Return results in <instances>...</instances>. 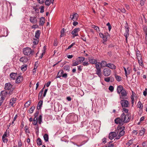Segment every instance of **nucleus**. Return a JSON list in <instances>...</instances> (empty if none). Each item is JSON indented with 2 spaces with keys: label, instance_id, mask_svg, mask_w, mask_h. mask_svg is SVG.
<instances>
[{
  "label": "nucleus",
  "instance_id": "obj_33",
  "mask_svg": "<svg viewBox=\"0 0 147 147\" xmlns=\"http://www.w3.org/2000/svg\"><path fill=\"white\" fill-rule=\"evenodd\" d=\"M43 137L45 140L46 142H47L48 141L49 136L48 134H45L43 136Z\"/></svg>",
  "mask_w": 147,
  "mask_h": 147
},
{
  "label": "nucleus",
  "instance_id": "obj_15",
  "mask_svg": "<svg viewBox=\"0 0 147 147\" xmlns=\"http://www.w3.org/2000/svg\"><path fill=\"white\" fill-rule=\"evenodd\" d=\"M88 60L90 63L92 64H95L96 63V60L94 59V58L92 57H90L88 58Z\"/></svg>",
  "mask_w": 147,
  "mask_h": 147
},
{
  "label": "nucleus",
  "instance_id": "obj_53",
  "mask_svg": "<svg viewBox=\"0 0 147 147\" xmlns=\"http://www.w3.org/2000/svg\"><path fill=\"white\" fill-rule=\"evenodd\" d=\"M106 25L107 26H108V29L109 31H110L111 29V26L109 22H108L107 24Z\"/></svg>",
  "mask_w": 147,
  "mask_h": 147
},
{
  "label": "nucleus",
  "instance_id": "obj_17",
  "mask_svg": "<svg viewBox=\"0 0 147 147\" xmlns=\"http://www.w3.org/2000/svg\"><path fill=\"white\" fill-rule=\"evenodd\" d=\"M23 80V79L22 77L19 76L17 78L15 82L17 84L19 83L22 81Z\"/></svg>",
  "mask_w": 147,
  "mask_h": 147
},
{
  "label": "nucleus",
  "instance_id": "obj_54",
  "mask_svg": "<svg viewBox=\"0 0 147 147\" xmlns=\"http://www.w3.org/2000/svg\"><path fill=\"white\" fill-rule=\"evenodd\" d=\"M146 0H141L140 4L141 6H143Z\"/></svg>",
  "mask_w": 147,
  "mask_h": 147
},
{
  "label": "nucleus",
  "instance_id": "obj_36",
  "mask_svg": "<svg viewBox=\"0 0 147 147\" xmlns=\"http://www.w3.org/2000/svg\"><path fill=\"white\" fill-rule=\"evenodd\" d=\"M27 65H24L22 66L21 69L22 71H25L26 70Z\"/></svg>",
  "mask_w": 147,
  "mask_h": 147
},
{
  "label": "nucleus",
  "instance_id": "obj_5",
  "mask_svg": "<svg viewBox=\"0 0 147 147\" xmlns=\"http://www.w3.org/2000/svg\"><path fill=\"white\" fill-rule=\"evenodd\" d=\"M23 54L26 55H32L34 53V51L29 47H26L23 50Z\"/></svg>",
  "mask_w": 147,
  "mask_h": 147
},
{
  "label": "nucleus",
  "instance_id": "obj_45",
  "mask_svg": "<svg viewBox=\"0 0 147 147\" xmlns=\"http://www.w3.org/2000/svg\"><path fill=\"white\" fill-rule=\"evenodd\" d=\"M61 35L60 36L62 37L64 35V29L63 28L61 29Z\"/></svg>",
  "mask_w": 147,
  "mask_h": 147
},
{
  "label": "nucleus",
  "instance_id": "obj_55",
  "mask_svg": "<svg viewBox=\"0 0 147 147\" xmlns=\"http://www.w3.org/2000/svg\"><path fill=\"white\" fill-rule=\"evenodd\" d=\"M143 29L145 34H147V27L146 26L144 27Z\"/></svg>",
  "mask_w": 147,
  "mask_h": 147
},
{
  "label": "nucleus",
  "instance_id": "obj_10",
  "mask_svg": "<svg viewBox=\"0 0 147 147\" xmlns=\"http://www.w3.org/2000/svg\"><path fill=\"white\" fill-rule=\"evenodd\" d=\"M111 70L108 68H106L103 70V74L105 76H109L111 74Z\"/></svg>",
  "mask_w": 147,
  "mask_h": 147
},
{
  "label": "nucleus",
  "instance_id": "obj_8",
  "mask_svg": "<svg viewBox=\"0 0 147 147\" xmlns=\"http://www.w3.org/2000/svg\"><path fill=\"white\" fill-rule=\"evenodd\" d=\"M102 38L103 40L102 42L103 44L104 45H107V38L109 36V34L108 32H106L104 34H103L102 33Z\"/></svg>",
  "mask_w": 147,
  "mask_h": 147
},
{
  "label": "nucleus",
  "instance_id": "obj_35",
  "mask_svg": "<svg viewBox=\"0 0 147 147\" xmlns=\"http://www.w3.org/2000/svg\"><path fill=\"white\" fill-rule=\"evenodd\" d=\"M108 65L107 63V62L105 61H102V66L103 67H107L108 66Z\"/></svg>",
  "mask_w": 147,
  "mask_h": 147
},
{
  "label": "nucleus",
  "instance_id": "obj_22",
  "mask_svg": "<svg viewBox=\"0 0 147 147\" xmlns=\"http://www.w3.org/2000/svg\"><path fill=\"white\" fill-rule=\"evenodd\" d=\"M27 58L25 57H22L20 59V61L23 63H26L27 61Z\"/></svg>",
  "mask_w": 147,
  "mask_h": 147
},
{
  "label": "nucleus",
  "instance_id": "obj_44",
  "mask_svg": "<svg viewBox=\"0 0 147 147\" xmlns=\"http://www.w3.org/2000/svg\"><path fill=\"white\" fill-rule=\"evenodd\" d=\"M131 101L132 104V107H133L134 105V99L133 95H131Z\"/></svg>",
  "mask_w": 147,
  "mask_h": 147
},
{
  "label": "nucleus",
  "instance_id": "obj_16",
  "mask_svg": "<svg viewBox=\"0 0 147 147\" xmlns=\"http://www.w3.org/2000/svg\"><path fill=\"white\" fill-rule=\"evenodd\" d=\"M7 134L5 132L2 136V140L4 143H7L8 141V140L7 138Z\"/></svg>",
  "mask_w": 147,
  "mask_h": 147
},
{
  "label": "nucleus",
  "instance_id": "obj_42",
  "mask_svg": "<svg viewBox=\"0 0 147 147\" xmlns=\"http://www.w3.org/2000/svg\"><path fill=\"white\" fill-rule=\"evenodd\" d=\"M37 118H34L33 120V124L34 125H36L37 122Z\"/></svg>",
  "mask_w": 147,
  "mask_h": 147
},
{
  "label": "nucleus",
  "instance_id": "obj_28",
  "mask_svg": "<svg viewBox=\"0 0 147 147\" xmlns=\"http://www.w3.org/2000/svg\"><path fill=\"white\" fill-rule=\"evenodd\" d=\"M129 28L125 29V32L124 34V36L126 38V40H127V36L129 35Z\"/></svg>",
  "mask_w": 147,
  "mask_h": 147
},
{
  "label": "nucleus",
  "instance_id": "obj_7",
  "mask_svg": "<svg viewBox=\"0 0 147 147\" xmlns=\"http://www.w3.org/2000/svg\"><path fill=\"white\" fill-rule=\"evenodd\" d=\"M96 67L97 69V70L96 71V74L100 78L101 77V72L100 71L101 63L100 62H96Z\"/></svg>",
  "mask_w": 147,
  "mask_h": 147
},
{
  "label": "nucleus",
  "instance_id": "obj_23",
  "mask_svg": "<svg viewBox=\"0 0 147 147\" xmlns=\"http://www.w3.org/2000/svg\"><path fill=\"white\" fill-rule=\"evenodd\" d=\"M43 103V101L42 100H40L39 101L37 108L39 110L41 109V107L42 106Z\"/></svg>",
  "mask_w": 147,
  "mask_h": 147
},
{
  "label": "nucleus",
  "instance_id": "obj_3",
  "mask_svg": "<svg viewBox=\"0 0 147 147\" xmlns=\"http://www.w3.org/2000/svg\"><path fill=\"white\" fill-rule=\"evenodd\" d=\"M125 129V127L124 126H121L118 127L116 131L117 132V134L119 133L118 135L115 138L116 139H119L121 136H123L124 135L125 133V131L124 130Z\"/></svg>",
  "mask_w": 147,
  "mask_h": 147
},
{
  "label": "nucleus",
  "instance_id": "obj_4",
  "mask_svg": "<svg viewBox=\"0 0 147 147\" xmlns=\"http://www.w3.org/2000/svg\"><path fill=\"white\" fill-rule=\"evenodd\" d=\"M4 89L5 90H8L9 94H13L15 88L10 83H7L5 84Z\"/></svg>",
  "mask_w": 147,
  "mask_h": 147
},
{
  "label": "nucleus",
  "instance_id": "obj_37",
  "mask_svg": "<svg viewBox=\"0 0 147 147\" xmlns=\"http://www.w3.org/2000/svg\"><path fill=\"white\" fill-rule=\"evenodd\" d=\"M31 104L30 100H28L24 105V106L25 107H28Z\"/></svg>",
  "mask_w": 147,
  "mask_h": 147
},
{
  "label": "nucleus",
  "instance_id": "obj_34",
  "mask_svg": "<svg viewBox=\"0 0 147 147\" xmlns=\"http://www.w3.org/2000/svg\"><path fill=\"white\" fill-rule=\"evenodd\" d=\"M36 142L37 144L38 145L40 146L42 144L41 140L39 138L37 139Z\"/></svg>",
  "mask_w": 147,
  "mask_h": 147
},
{
  "label": "nucleus",
  "instance_id": "obj_25",
  "mask_svg": "<svg viewBox=\"0 0 147 147\" xmlns=\"http://www.w3.org/2000/svg\"><path fill=\"white\" fill-rule=\"evenodd\" d=\"M54 0H46L45 2V5L49 6L51 3H53Z\"/></svg>",
  "mask_w": 147,
  "mask_h": 147
},
{
  "label": "nucleus",
  "instance_id": "obj_30",
  "mask_svg": "<svg viewBox=\"0 0 147 147\" xmlns=\"http://www.w3.org/2000/svg\"><path fill=\"white\" fill-rule=\"evenodd\" d=\"M112 142H109L105 146V147H114V145L113 144H111Z\"/></svg>",
  "mask_w": 147,
  "mask_h": 147
},
{
  "label": "nucleus",
  "instance_id": "obj_40",
  "mask_svg": "<svg viewBox=\"0 0 147 147\" xmlns=\"http://www.w3.org/2000/svg\"><path fill=\"white\" fill-rule=\"evenodd\" d=\"M63 69L65 70L69 71L70 67L68 65H65L64 66Z\"/></svg>",
  "mask_w": 147,
  "mask_h": 147
},
{
  "label": "nucleus",
  "instance_id": "obj_51",
  "mask_svg": "<svg viewBox=\"0 0 147 147\" xmlns=\"http://www.w3.org/2000/svg\"><path fill=\"white\" fill-rule=\"evenodd\" d=\"M110 82H113L114 81V79L113 77L111 76L109 77Z\"/></svg>",
  "mask_w": 147,
  "mask_h": 147
},
{
  "label": "nucleus",
  "instance_id": "obj_64",
  "mask_svg": "<svg viewBox=\"0 0 147 147\" xmlns=\"http://www.w3.org/2000/svg\"><path fill=\"white\" fill-rule=\"evenodd\" d=\"M144 43L146 44H147V34H145L144 39Z\"/></svg>",
  "mask_w": 147,
  "mask_h": 147
},
{
  "label": "nucleus",
  "instance_id": "obj_43",
  "mask_svg": "<svg viewBox=\"0 0 147 147\" xmlns=\"http://www.w3.org/2000/svg\"><path fill=\"white\" fill-rule=\"evenodd\" d=\"M42 116L41 115H40L39 116L38 118V121L39 124H40L41 123L42 121Z\"/></svg>",
  "mask_w": 147,
  "mask_h": 147
},
{
  "label": "nucleus",
  "instance_id": "obj_46",
  "mask_svg": "<svg viewBox=\"0 0 147 147\" xmlns=\"http://www.w3.org/2000/svg\"><path fill=\"white\" fill-rule=\"evenodd\" d=\"M40 12L41 13H42L44 12V7L43 6H41L40 7Z\"/></svg>",
  "mask_w": 147,
  "mask_h": 147
},
{
  "label": "nucleus",
  "instance_id": "obj_19",
  "mask_svg": "<svg viewBox=\"0 0 147 147\" xmlns=\"http://www.w3.org/2000/svg\"><path fill=\"white\" fill-rule=\"evenodd\" d=\"M45 18L44 17H41L40 18V21L39 22V26H43L45 22Z\"/></svg>",
  "mask_w": 147,
  "mask_h": 147
},
{
  "label": "nucleus",
  "instance_id": "obj_29",
  "mask_svg": "<svg viewBox=\"0 0 147 147\" xmlns=\"http://www.w3.org/2000/svg\"><path fill=\"white\" fill-rule=\"evenodd\" d=\"M145 129L144 128H143L142 130L139 131V135L141 136H143L145 133Z\"/></svg>",
  "mask_w": 147,
  "mask_h": 147
},
{
  "label": "nucleus",
  "instance_id": "obj_63",
  "mask_svg": "<svg viewBox=\"0 0 147 147\" xmlns=\"http://www.w3.org/2000/svg\"><path fill=\"white\" fill-rule=\"evenodd\" d=\"M104 80L107 82H109L110 81L109 77L105 78H104Z\"/></svg>",
  "mask_w": 147,
  "mask_h": 147
},
{
  "label": "nucleus",
  "instance_id": "obj_9",
  "mask_svg": "<svg viewBox=\"0 0 147 147\" xmlns=\"http://www.w3.org/2000/svg\"><path fill=\"white\" fill-rule=\"evenodd\" d=\"M38 19L37 16L35 15L34 16H30V17L29 21L33 24H36L38 22Z\"/></svg>",
  "mask_w": 147,
  "mask_h": 147
},
{
  "label": "nucleus",
  "instance_id": "obj_20",
  "mask_svg": "<svg viewBox=\"0 0 147 147\" xmlns=\"http://www.w3.org/2000/svg\"><path fill=\"white\" fill-rule=\"evenodd\" d=\"M138 63L142 67L144 66V63H143L142 59V57L140 58H138Z\"/></svg>",
  "mask_w": 147,
  "mask_h": 147
},
{
  "label": "nucleus",
  "instance_id": "obj_60",
  "mask_svg": "<svg viewBox=\"0 0 147 147\" xmlns=\"http://www.w3.org/2000/svg\"><path fill=\"white\" fill-rule=\"evenodd\" d=\"M3 30H4L6 32L5 34V32L4 33H3V35L4 36H6L7 35V28H4L3 29Z\"/></svg>",
  "mask_w": 147,
  "mask_h": 147
},
{
  "label": "nucleus",
  "instance_id": "obj_38",
  "mask_svg": "<svg viewBox=\"0 0 147 147\" xmlns=\"http://www.w3.org/2000/svg\"><path fill=\"white\" fill-rule=\"evenodd\" d=\"M35 108V107L34 106H32V107L29 110V113H32L33 112Z\"/></svg>",
  "mask_w": 147,
  "mask_h": 147
},
{
  "label": "nucleus",
  "instance_id": "obj_32",
  "mask_svg": "<svg viewBox=\"0 0 147 147\" xmlns=\"http://www.w3.org/2000/svg\"><path fill=\"white\" fill-rule=\"evenodd\" d=\"M63 70H61L60 71L58 74L57 76V78H60L61 76H62V75L63 74Z\"/></svg>",
  "mask_w": 147,
  "mask_h": 147
},
{
  "label": "nucleus",
  "instance_id": "obj_39",
  "mask_svg": "<svg viewBox=\"0 0 147 147\" xmlns=\"http://www.w3.org/2000/svg\"><path fill=\"white\" fill-rule=\"evenodd\" d=\"M79 64V62L77 61H73V63L72 64V66H74L77 65Z\"/></svg>",
  "mask_w": 147,
  "mask_h": 147
},
{
  "label": "nucleus",
  "instance_id": "obj_18",
  "mask_svg": "<svg viewBox=\"0 0 147 147\" xmlns=\"http://www.w3.org/2000/svg\"><path fill=\"white\" fill-rule=\"evenodd\" d=\"M17 75V73H12L10 75V80H15L16 79V77Z\"/></svg>",
  "mask_w": 147,
  "mask_h": 147
},
{
  "label": "nucleus",
  "instance_id": "obj_50",
  "mask_svg": "<svg viewBox=\"0 0 147 147\" xmlns=\"http://www.w3.org/2000/svg\"><path fill=\"white\" fill-rule=\"evenodd\" d=\"M136 56L138 58H140L142 57L141 56L140 53L139 51H138L136 52Z\"/></svg>",
  "mask_w": 147,
  "mask_h": 147
},
{
  "label": "nucleus",
  "instance_id": "obj_12",
  "mask_svg": "<svg viewBox=\"0 0 147 147\" xmlns=\"http://www.w3.org/2000/svg\"><path fill=\"white\" fill-rule=\"evenodd\" d=\"M17 99L15 98H13L10 99L9 103V105L10 107H14L15 106L14 104L16 103Z\"/></svg>",
  "mask_w": 147,
  "mask_h": 147
},
{
  "label": "nucleus",
  "instance_id": "obj_24",
  "mask_svg": "<svg viewBox=\"0 0 147 147\" xmlns=\"http://www.w3.org/2000/svg\"><path fill=\"white\" fill-rule=\"evenodd\" d=\"M77 61L78 62L82 63L85 60V58L82 57H79L76 59Z\"/></svg>",
  "mask_w": 147,
  "mask_h": 147
},
{
  "label": "nucleus",
  "instance_id": "obj_6",
  "mask_svg": "<svg viewBox=\"0 0 147 147\" xmlns=\"http://www.w3.org/2000/svg\"><path fill=\"white\" fill-rule=\"evenodd\" d=\"M12 94H9V92H8L6 90H3L1 91V98L2 99V100H4L5 99H7L10 95Z\"/></svg>",
  "mask_w": 147,
  "mask_h": 147
},
{
  "label": "nucleus",
  "instance_id": "obj_21",
  "mask_svg": "<svg viewBox=\"0 0 147 147\" xmlns=\"http://www.w3.org/2000/svg\"><path fill=\"white\" fill-rule=\"evenodd\" d=\"M108 66L107 67H109L110 68L113 69H115L116 68V66L113 64L111 63H108Z\"/></svg>",
  "mask_w": 147,
  "mask_h": 147
},
{
  "label": "nucleus",
  "instance_id": "obj_26",
  "mask_svg": "<svg viewBox=\"0 0 147 147\" xmlns=\"http://www.w3.org/2000/svg\"><path fill=\"white\" fill-rule=\"evenodd\" d=\"M114 75L115 78L117 81L119 82L121 81V80L122 79L121 76L117 75L116 74H115Z\"/></svg>",
  "mask_w": 147,
  "mask_h": 147
},
{
  "label": "nucleus",
  "instance_id": "obj_62",
  "mask_svg": "<svg viewBox=\"0 0 147 147\" xmlns=\"http://www.w3.org/2000/svg\"><path fill=\"white\" fill-rule=\"evenodd\" d=\"M75 44V43H72L71 45L69 46L68 48L67 49H69L71 48L72 47H73L74 45Z\"/></svg>",
  "mask_w": 147,
  "mask_h": 147
},
{
  "label": "nucleus",
  "instance_id": "obj_52",
  "mask_svg": "<svg viewBox=\"0 0 147 147\" xmlns=\"http://www.w3.org/2000/svg\"><path fill=\"white\" fill-rule=\"evenodd\" d=\"M89 64V63H88V62H86V61H85L84 62H83L82 63V65L84 66H87Z\"/></svg>",
  "mask_w": 147,
  "mask_h": 147
},
{
  "label": "nucleus",
  "instance_id": "obj_47",
  "mask_svg": "<svg viewBox=\"0 0 147 147\" xmlns=\"http://www.w3.org/2000/svg\"><path fill=\"white\" fill-rule=\"evenodd\" d=\"M118 10H120V12H121L123 13H125L126 12L125 9L123 8H119L118 9Z\"/></svg>",
  "mask_w": 147,
  "mask_h": 147
},
{
  "label": "nucleus",
  "instance_id": "obj_59",
  "mask_svg": "<svg viewBox=\"0 0 147 147\" xmlns=\"http://www.w3.org/2000/svg\"><path fill=\"white\" fill-rule=\"evenodd\" d=\"M25 130V131L26 133H29L30 132L29 130H28V127L27 126H25L24 127Z\"/></svg>",
  "mask_w": 147,
  "mask_h": 147
},
{
  "label": "nucleus",
  "instance_id": "obj_48",
  "mask_svg": "<svg viewBox=\"0 0 147 147\" xmlns=\"http://www.w3.org/2000/svg\"><path fill=\"white\" fill-rule=\"evenodd\" d=\"M109 90L111 92H113L114 89V88L112 86H110L109 88Z\"/></svg>",
  "mask_w": 147,
  "mask_h": 147
},
{
  "label": "nucleus",
  "instance_id": "obj_2",
  "mask_svg": "<svg viewBox=\"0 0 147 147\" xmlns=\"http://www.w3.org/2000/svg\"><path fill=\"white\" fill-rule=\"evenodd\" d=\"M117 91L118 94H119V96L121 99H127V92L124 89L121 85L117 86Z\"/></svg>",
  "mask_w": 147,
  "mask_h": 147
},
{
  "label": "nucleus",
  "instance_id": "obj_27",
  "mask_svg": "<svg viewBox=\"0 0 147 147\" xmlns=\"http://www.w3.org/2000/svg\"><path fill=\"white\" fill-rule=\"evenodd\" d=\"M40 32L39 30H38L36 32L35 37L38 40L40 36Z\"/></svg>",
  "mask_w": 147,
  "mask_h": 147
},
{
  "label": "nucleus",
  "instance_id": "obj_61",
  "mask_svg": "<svg viewBox=\"0 0 147 147\" xmlns=\"http://www.w3.org/2000/svg\"><path fill=\"white\" fill-rule=\"evenodd\" d=\"M39 113V111H36V113L34 114V118H37V117L38 116Z\"/></svg>",
  "mask_w": 147,
  "mask_h": 147
},
{
  "label": "nucleus",
  "instance_id": "obj_49",
  "mask_svg": "<svg viewBox=\"0 0 147 147\" xmlns=\"http://www.w3.org/2000/svg\"><path fill=\"white\" fill-rule=\"evenodd\" d=\"M37 67V66H34L33 69L32 70L33 74H34L36 73V68Z\"/></svg>",
  "mask_w": 147,
  "mask_h": 147
},
{
  "label": "nucleus",
  "instance_id": "obj_11",
  "mask_svg": "<svg viewBox=\"0 0 147 147\" xmlns=\"http://www.w3.org/2000/svg\"><path fill=\"white\" fill-rule=\"evenodd\" d=\"M120 103L123 108H126L129 107L128 101L126 100L123 99L120 101Z\"/></svg>",
  "mask_w": 147,
  "mask_h": 147
},
{
  "label": "nucleus",
  "instance_id": "obj_56",
  "mask_svg": "<svg viewBox=\"0 0 147 147\" xmlns=\"http://www.w3.org/2000/svg\"><path fill=\"white\" fill-rule=\"evenodd\" d=\"M142 145L143 147H145L147 146V142H144L142 143Z\"/></svg>",
  "mask_w": 147,
  "mask_h": 147
},
{
  "label": "nucleus",
  "instance_id": "obj_1",
  "mask_svg": "<svg viewBox=\"0 0 147 147\" xmlns=\"http://www.w3.org/2000/svg\"><path fill=\"white\" fill-rule=\"evenodd\" d=\"M131 118L130 113L125 114L123 113L120 117L116 118L114 120L115 122L117 124H119L120 126L123 125L124 123L128 122Z\"/></svg>",
  "mask_w": 147,
  "mask_h": 147
},
{
  "label": "nucleus",
  "instance_id": "obj_58",
  "mask_svg": "<svg viewBox=\"0 0 147 147\" xmlns=\"http://www.w3.org/2000/svg\"><path fill=\"white\" fill-rule=\"evenodd\" d=\"M70 18H71V20H73V21H76V19H75L73 16V15H70Z\"/></svg>",
  "mask_w": 147,
  "mask_h": 147
},
{
  "label": "nucleus",
  "instance_id": "obj_13",
  "mask_svg": "<svg viewBox=\"0 0 147 147\" xmlns=\"http://www.w3.org/2000/svg\"><path fill=\"white\" fill-rule=\"evenodd\" d=\"M80 30V28H76L74 29L71 32V34L73 35V38H74L75 36H78V32Z\"/></svg>",
  "mask_w": 147,
  "mask_h": 147
},
{
  "label": "nucleus",
  "instance_id": "obj_41",
  "mask_svg": "<svg viewBox=\"0 0 147 147\" xmlns=\"http://www.w3.org/2000/svg\"><path fill=\"white\" fill-rule=\"evenodd\" d=\"M129 110L128 109L125 108H123V113H126V114H127L128 113H128Z\"/></svg>",
  "mask_w": 147,
  "mask_h": 147
},
{
  "label": "nucleus",
  "instance_id": "obj_31",
  "mask_svg": "<svg viewBox=\"0 0 147 147\" xmlns=\"http://www.w3.org/2000/svg\"><path fill=\"white\" fill-rule=\"evenodd\" d=\"M143 107V106L142 104H141V105H139L138 107V108L140 109L139 110V111L140 112V115H141L142 113Z\"/></svg>",
  "mask_w": 147,
  "mask_h": 147
},
{
  "label": "nucleus",
  "instance_id": "obj_57",
  "mask_svg": "<svg viewBox=\"0 0 147 147\" xmlns=\"http://www.w3.org/2000/svg\"><path fill=\"white\" fill-rule=\"evenodd\" d=\"M73 15L74 16L75 18L76 19V20L78 17V15L77 13H74Z\"/></svg>",
  "mask_w": 147,
  "mask_h": 147
},
{
  "label": "nucleus",
  "instance_id": "obj_14",
  "mask_svg": "<svg viewBox=\"0 0 147 147\" xmlns=\"http://www.w3.org/2000/svg\"><path fill=\"white\" fill-rule=\"evenodd\" d=\"M117 133L116 131L115 132H111L109 134V139L112 140L115 137L117 136Z\"/></svg>",
  "mask_w": 147,
  "mask_h": 147
}]
</instances>
